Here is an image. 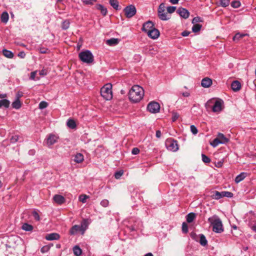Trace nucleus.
Masks as SVG:
<instances>
[{"label": "nucleus", "mask_w": 256, "mask_h": 256, "mask_svg": "<svg viewBox=\"0 0 256 256\" xmlns=\"http://www.w3.org/2000/svg\"><path fill=\"white\" fill-rule=\"evenodd\" d=\"M144 96L143 88L138 85L134 86L128 93L130 100L134 103L139 102L143 98Z\"/></svg>", "instance_id": "f257e3e1"}, {"label": "nucleus", "mask_w": 256, "mask_h": 256, "mask_svg": "<svg viewBox=\"0 0 256 256\" xmlns=\"http://www.w3.org/2000/svg\"><path fill=\"white\" fill-rule=\"evenodd\" d=\"M206 109H212L214 112H220L224 108V102L221 99L212 98L208 100L205 104Z\"/></svg>", "instance_id": "f03ea898"}, {"label": "nucleus", "mask_w": 256, "mask_h": 256, "mask_svg": "<svg viewBox=\"0 0 256 256\" xmlns=\"http://www.w3.org/2000/svg\"><path fill=\"white\" fill-rule=\"evenodd\" d=\"M210 225L212 226V230L216 233H221L224 231L222 222L217 215H214L208 220Z\"/></svg>", "instance_id": "7ed1b4c3"}, {"label": "nucleus", "mask_w": 256, "mask_h": 256, "mask_svg": "<svg viewBox=\"0 0 256 256\" xmlns=\"http://www.w3.org/2000/svg\"><path fill=\"white\" fill-rule=\"evenodd\" d=\"M100 94L106 100H110L112 98V84L108 83L100 89Z\"/></svg>", "instance_id": "20e7f679"}, {"label": "nucleus", "mask_w": 256, "mask_h": 256, "mask_svg": "<svg viewBox=\"0 0 256 256\" xmlns=\"http://www.w3.org/2000/svg\"><path fill=\"white\" fill-rule=\"evenodd\" d=\"M78 57L82 62L86 64L92 63L94 60L93 54L89 50L81 52L78 54Z\"/></svg>", "instance_id": "39448f33"}, {"label": "nucleus", "mask_w": 256, "mask_h": 256, "mask_svg": "<svg viewBox=\"0 0 256 256\" xmlns=\"http://www.w3.org/2000/svg\"><path fill=\"white\" fill-rule=\"evenodd\" d=\"M166 148L172 152H176L178 150V142L172 138H168L165 142Z\"/></svg>", "instance_id": "423d86ee"}, {"label": "nucleus", "mask_w": 256, "mask_h": 256, "mask_svg": "<svg viewBox=\"0 0 256 256\" xmlns=\"http://www.w3.org/2000/svg\"><path fill=\"white\" fill-rule=\"evenodd\" d=\"M160 110V104L156 102H152L147 106V110L151 113H158L159 112Z\"/></svg>", "instance_id": "0eeeda50"}, {"label": "nucleus", "mask_w": 256, "mask_h": 256, "mask_svg": "<svg viewBox=\"0 0 256 256\" xmlns=\"http://www.w3.org/2000/svg\"><path fill=\"white\" fill-rule=\"evenodd\" d=\"M124 12L126 16H134L136 12V7L134 5H130L126 7Z\"/></svg>", "instance_id": "6e6552de"}, {"label": "nucleus", "mask_w": 256, "mask_h": 256, "mask_svg": "<svg viewBox=\"0 0 256 256\" xmlns=\"http://www.w3.org/2000/svg\"><path fill=\"white\" fill-rule=\"evenodd\" d=\"M86 228L80 227L79 225H74L72 226L70 230V234L71 235H74L78 232H81L82 234H84Z\"/></svg>", "instance_id": "1a4fd4ad"}, {"label": "nucleus", "mask_w": 256, "mask_h": 256, "mask_svg": "<svg viewBox=\"0 0 256 256\" xmlns=\"http://www.w3.org/2000/svg\"><path fill=\"white\" fill-rule=\"evenodd\" d=\"M58 137L54 134H50L46 138V144L48 146L53 145L58 142Z\"/></svg>", "instance_id": "9d476101"}, {"label": "nucleus", "mask_w": 256, "mask_h": 256, "mask_svg": "<svg viewBox=\"0 0 256 256\" xmlns=\"http://www.w3.org/2000/svg\"><path fill=\"white\" fill-rule=\"evenodd\" d=\"M154 28H155L154 27L153 22L152 21L148 20L143 24L142 30L147 33L148 32V31Z\"/></svg>", "instance_id": "9b49d317"}, {"label": "nucleus", "mask_w": 256, "mask_h": 256, "mask_svg": "<svg viewBox=\"0 0 256 256\" xmlns=\"http://www.w3.org/2000/svg\"><path fill=\"white\" fill-rule=\"evenodd\" d=\"M146 34L150 38L154 40L156 39L160 36L159 31L156 28L148 31V32Z\"/></svg>", "instance_id": "f8f14e48"}, {"label": "nucleus", "mask_w": 256, "mask_h": 256, "mask_svg": "<svg viewBox=\"0 0 256 256\" xmlns=\"http://www.w3.org/2000/svg\"><path fill=\"white\" fill-rule=\"evenodd\" d=\"M60 238V234L55 232L47 234L45 237V238L48 240H58Z\"/></svg>", "instance_id": "ddd939ff"}, {"label": "nucleus", "mask_w": 256, "mask_h": 256, "mask_svg": "<svg viewBox=\"0 0 256 256\" xmlns=\"http://www.w3.org/2000/svg\"><path fill=\"white\" fill-rule=\"evenodd\" d=\"M54 200L58 204H62L65 202L64 198L60 194H56L53 197Z\"/></svg>", "instance_id": "4468645a"}, {"label": "nucleus", "mask_w": 256, "mask_h": 256, "mask_svg": "<svg viewBox=\"0 0 256 256\" xmlns=\"http://www.w3.org/2000/svg\"><path fill=\"white\" fill-rule=\"evenodd\" d=\"M212 84V80L208 78H203L201 82V85L204 88H208Z\"/></svg>", "instance_id": "2eb2a0df"}, {"label": "nucleus", "mask_w": 256, "mask_h": 256, "mask_svg": "<svg viewBox=\"0 0 256 256\" xmlns=\"http://www.w3.org/2000/svg\"><path fill=\"white\" fill-rule=\"evenodd\" d=\"M74 157V161L77 164L81 163L84 160V156L81 153H76Z\"/></svg>", "instance_id": "dca6fc26"}, {"label": "nucleus", "mask_w": 256, "mask_h": 256, "mask_svg": "<svg viewBox=\"0 0 256 256\" xmlns=\"http://www.w3.org/2000/svg\"><path fill=\"white\" fill-rule=\"evenodd\" d=\"M219 141L221 142V144H226L228 142L229 139L225 136L220 132H218L217 136Z\"/></svg>", "instance_id": "f3484780"}, {"label": "nucleus", "mask_w": 256, "mask_h": 256, "mask_svg": "<svg viewBox=\"0 0 256 256\" xmlns=\"http://www.w3.org/2000/svg\"><path fill=\"white\" fill-rule=\"evenodd\" d=\"M232 90L234 92L238 91L241 88V84L238 80L234 81L231 84Z\"/></svg>", "instance_id": "a211bd4d"}, {"label": "nucleus", "mask_w": 256, "mask_h": 256, "mask_svg": "<svg viewBox=\"0 0 256 256\" xmlns=\"http://www.w3.org/2000/svg\"><path fill=\"white\" fill-rule=\"evenodd\" d=\"M176 12L180 16H189L190 12L188 11L183 8H179L176 11Z\"/></svg>", "instance_id": "6ab92c4d"}, {"label": "nucleus", "mask_w": 256, "mask_h": 256, "mask_svg": "<svg viewBox=\"0 0 256 256\" xmlns=\"http://www.w3.org/2000/svg\"><path fill=\"white\" fill-rule=\"evenodd\" d=\"M12 108H15L16 110H18L21 108L22 104L18 96L14 102H12Z\"/></svg>", "instance_id": "aec40b11"}, {"label": "nucleus", "mask_w": 256, "mask_h": 256, "mask_svg": "<svg viewBox=\"0 0 256 256\" xmlns=\"http://www.w3.org/2000/svg\"><path fill=\"white\" fill-rule=\"evenodd\" d=\"M212 194L210 196L213 199L218 200L222 198V192H219L218 191H214Z\"/></svg>", "instance_id": "412c9836"}, {"label": "nucleus", "mask_w": 256, "mask_h": 256, "mask_svg": "<svg viewBox=\"0 0 256 256\" xmlns=\"http://www.w3.org/2000/svg\"><path fill=\"white\" fill-rule=\"evenodd\" d=\"M166 6L164 3H162L159 6L158 8V16H165Z\"/></svg>", "instance_id": "4be33fe9"}, {"label": "nucleus", "mask_w": 256, "mask_h": 256, "mask_svg": "<svg viewBox=\"0 0 256 256\" xmlns=\"http://www.w3.org/2000/svg\"><path fill=\"white\" fill-rule=\"evenodd\" d=\"M10 101L7 99L1 100H0V108L2 106L8 108L10 107Z\"/></svg>", "instance_id": "5701e85b"}, {"label": "nucleus", "mask_w": 256, "mask_h": 256, "mask_svg": "<svg viewBox=\"0 0 256 256\" xmlns=\"http://www.w3.org/2000/svg\"><path fill=\"white\" fill-rule=\"evenodd\" d=\"M2 52L3 55L7 58H12L14 56V54L12 52L6 49H4Z\"/></svg>", "instance_id": "b1692460"}, {"label": "nucleus", "mask_w": 256, "mask_h": 256, "mask_svg": "<svg viewBox=\"0 0 256 256\" xmlns=\"http://www.w3.org/2000/svg\"><path fill=\"white\" fill-rule=\"evenodd\" d=\"M196 218V214L194 212H190L186 216V222L190 223L194 221Z\"/></svg>", "instance_id": "393cba45"}, {"label": "nucleus", "mask_w": 256, "mask_h": 256, "mask_svg": "<svg viewBox=\"0 0 256 256\" xmlns=\"http://www.w3.org/2000/svg\"><path fill=\"white\" fill-rule=\"evenodd\" d=\"M246 172H241L235 178V182L238 184L246 178Z\"/></svg>", "instance_id": "a878e982"}, {"label": "nucleus", "mask_w": 256, "mask_h": 256, "mask_svg": "<svg viewBox=\"0 0 256 256\" xmlns=\"http://www.w3.org/2000/svg\"><path fill=\"white\" fill-rule=\"evenodd\" d=\"M119 42V40L116 38H111L106 40V44L109 46H114L117 44Z\"/></svg>", "instance_id": "bb28decb"}, {"label": "nucleus", "mask_w": 256, "mask_h": 256, "mask_svg": "<svg viewBox=\"0 0 256 256\" xmlns=\"http://www.w3.org/2000/svg\"><path fill=\"white\" fill-rule=\"evenodd\" d=\"M66 124L68 128L72 129H74L76 127L75 121L72 119H68L67 121Z\"/></svg>", "instance_id": "cd10ccee"}, {"label": "nucleus", "mask_w": 256, "mask_h": 256, "mask_svg": "<svg viewBox=\"0 0 256 256\" xmlns=\"http://www.w3.org/2000/svg\"><path fill=\"white\" fill-rule=\"evenodd\" d=\"M22 228L25 231L30 232L32 230L33 226L28 223H24L22 226Z\"/></svg>", "instance_id": "c85d7f7f"}, {"label": "nucleus", "mask_w": 256, "mask_h": 256, "mask_svg": "<svg viewBox=\"0 0 256 256\" xmlns=\"http://www.w3.org/2000/svg\"><path fill=\"white\" fill-rule=\"evenodd\" d=\"M200 243L202 246H206L208 244V241L206 238V236L203 234L200 235Z\"/></svg>", "instance_id": "c756f323"}, {"label": "nucleus", "mask_w": 256, "mask_h": 256, "mask_svg": "<svg viewBox=\"0 0 256 256\" xmlns=\"http://www.w3.org/2000/svg\"><path fill=\"white\" fill-rule=\"evenodd\" d=\"M97 10H100L102 15H106L107 13L106 8L102 4H97L96 6Z\"/></svg>", "instance_id": "7c9ffc66"}, {"label": "nucleus", "mask_w": 256, "mask_h": 256, "mask_svg": "<svg viewBox=\"0 0 256 256\" xmlns=\"http://www.w3.org/2000/svg\"><path fill=\"white\" fill-rule=\"evenodd\" d=\"M194 26H193L192 27V32H198L199 31H200L202 27V25L201 24H193Z\"/></svg>", "instance_id": "2f4dec72"}, {"label": "nucleus", "mask_w": 256, "mask_h": 256, "mask_svg": "<svg viewBox=\"0 0 256 256\" xmlns=\"http://www.w3.org/2000/svg\"><path fill=\"white\" fill-rule=\"evenodd\" d=\"M73 251H74V254L76 256H80L81 254H82V250L80 249V248L78 246H76L74 247L73 248Z\"/></svg>", "instance_id": "473e14b6"}, {"label": "nucleus", "mask_w": 256, "mask_h": 256, "mask_svg": "<svg viewBox=\"0 0 256 256\" xmlns=\"http://www.w3.org/2000/svg\"><path fill=\"white\" fill-rule=\"evenodd\" d=\"M248 34H242L240 33H237L235 34V36L233 37V40L234 41H238L240 38H243L245 36H247Z\"/></svg>", "instance_id": "72a5a7b5"}, {"label": "nucleus", "mask_w": 256, "mask_h": 256, "mask_svg": "<svg viewBox=\"0 0 256 256\" xmlns=\"http://www.w3.org/2000/svg\"><path fill=\"white\" fill-rule=\"evenodd\" d=\"M70 24V22L69 20H65L62 23V29L64 30H67L69 28Z\"/></svg>", "instance_id": "f704fd0d"}, {"label": "nucleus", "mask_w": 256, "mask_h": 256, "mask_svg": "<svg viewBox=\"0 0 256 256\" xmlns=\"http://www.w3.org/2000/svg\"><path fill=\"white\" fill-rule=\"evenodd\" d=\"M110 4L114 9H118V2L117 0H110Z\"/></svg>", "instance_id": "c9c22d12"}, {"label": "nucleus", "mask_w": 256, "mask_h": 256, "mask_svg": "<svg viewBox=\"0 0 256 256\" xmlns=\"http://www.w3.org/2000/svg\"><path fill=\"white\" fill-rule=\"evenodd\" d=\"M222 196L223 197H226V198H232L234 196V194L230 192H226L224 191L222 192Z\"/></svg>", "instance_id": "e433bc0d"}, {"label": "nucleus", "mask_w": 256, "mask_h": 256, "mask_svg": "<svg viewBox=\"0 0 256 256\" xmlns=\"http://www.w3.org/2000/svg\"><path fill=\"white\" fill-rule=\"evenodd\" d=\"M221 144V142L219 141L218 138H214L212 142H210V145L212 146L213 147H216L218 146V144Z\"/></svg>", "instance_id": "4c0bfd02"}, {"label": "nucleus", "mask_w": 256, "mask_h": 256, "mask_svg": "<svg viewBox=\"0 0 256 256\" xmlns=\"http://www.w3.org/2000/svg\"><path fill=\"white\" fill-rule=\"evenodd\" d=\"M204 21L202 17H194L192 20V24H198V22H202Z\"/></svg>", "instance_id": "58836bf2"}, {"label": "nucleus", "mask_w": 256, "mask_h": 256, "mask_svg": "<svg viewBox=\"0 0 256 256\" xmlns=\"http://www.w3.org/2000/svg\"><path fill=\"white\" fill-rule=\"evenodd\" d=\"M19 138H20V136L18 135L12 136L10 138V142L15 143V142H17Z\"/></svg>", "instance_id": "ea45409f"}, {"label": "nucleus", "mask_w": 256, "mask_h": 256, "mask_svg": "<svg viewBox=\"0 0 256 256\" xmlns=\"http://www.w3.org/2000/svg\"><path fill=\"white\" fill-rule=\"evenodd\" d=\"M48 106V104L47 102H44V101H42L39 104L38 107H39L40 109L42 110V109H44V108H46Z\"/></svg>", "instance_id": "a19ab883"}, {"label": "nucleus", "mask_w": 256, "mask_h": 256, "mask_svg": "<svg viewBox=\"0 0 256 256\" xmlns=\"http://www.w3.org/2000/svg\"><path fill=\"white\" fill-rule=\"evenodd\" d=\"M88 198V196L86 194H82L79 196L80 201L82 202V203H85L86 202V200Z\"/></svg>", "instance_id": "79ce46f5"}, {"label": "nucleus", "mask_w": 256, "mask_h": 256, "mask_svg": "<svg viewBox=\"0 0 256 256\" xmlns=\"http://www.w3.org/2000/svg\"><path fill=\"white\" fill-rule=\"evenodd\" d=\"M202 160L204 163H209L210 162V159L204 154H202Z\"/></svg>", "instance_id": "37998d69"}, {"label": "nucleus", "mask_w": 256, "mask_h": 256, "mask_svg": "<svg viewBox=\"0 0 256 256\" xmlns=\"http://www.w3.org/2000/svg\"><path fill=\"white\" fill-rule=\"evenodd\" d=\"M182 231L184 234H186L188 232V226L185 222H184L182 224Z\"/></svg>", "instance_id": "c03bdc74"}, {"label": "nucleus", "mask_w": 256, "mask_h": 256, "mask_svg": "<svg viewBox=\"0 0 256 256\" xmlns=\"http://www.w3.org/2000/svg\"><path fill=\"white\" fill-rule=\"evenodd\" d=\"M179 117V114L178 113L176 112H172V121L173 122L176 121L177 120V119Z\"/></svg>", "instance_id": "a18cd8bd"}, {"label": "nucleus", "mask_w": 256, "mask_h": 256, "mask_svg": "<svg viewBox=\"0 0 256 256\" xmlns=\"http://www.w3.org/2000/svg\"><path fill=\"white\" fill-rule=\"evenodd\" d=\"M240 5V2L239 1H234L232 2L231 6L234 8H238Z\"/></svg>", "instance_id": "49530a36"}, {"label": "nucleus", "mask_w": 256, "mask_h": 256, "mask_svg": "<svg viewBox=\"0 0 256 256\" xmlns=\"http://www.w3.org/2000/svg\"><path fill=\"white\" fill-rule=\"evenodd\" d=\"M50 249L49 246H44L41 248L40 251L42 253H45L48 252Z\"/></svg>", "instance_id": "de8ad7c7"}, {"label": "nucleus", "mask_w": 256, "mask_h": 256, "mask_svg": "<svg viewBox=\"0 0 256 256\" xmlns=\"http://www.w3.org/2000/svg\"><path fill=\"white\" fill-rule=\"evenodd\" d=\"M176 10V7L173 6H168L166 8V10H167L168 12L170 14H172Z\"/></svg>", "instance_id": "09e8293b"}, {"label": "nucleus", "mask_w": 256, "mask_h": 256, "mask_svg": "<svg viewBox=\"0 0 256 256\" xmlns=\"http://www.w3.org/2000/svg\"><path fill=\"white\" fill-rule=\"evenodd\" d=\"M230 4L229 0H220V4L222 6L224 7H226L228 6Z\"/></svg>", "instance_id": "8fccbe9b"}, {"label": "nucleus", "mask_w": 256, "mask_h": 256, "mask_svg": "<svg viewBox=\"0 0 256 256\" xmlns=\"http://www.w3.org/2000/svg\"><path fill=\"white\" fill-rule=\"evenodd\" d=\"M190 131L193 134H196L198 133V129L194 125L190 126Z\"/></svg>", "instance_id": "3c124183"}, {"label": "nucleus", "mask_w": 256, "mask_h": 256, "mask_svg": "<svg viewBox=\"0 0 256 256\" xmlns=\"http://www.w3.org/2000/svg\"><path fill=\"white\" fill-rule=\"evenodd\" d=\"M109 202L107 200H103L100 202V204L104 207H107L108 206Z\"/></svg>", "instance_id": "603ef678"}, {"label": "nucleus", "mask_w": 256, "mask_h": 256, "mask_svg": "<svg viewBox=\"0 0 256 256\" xmlns=\"http://www.w3.org/2000/svg\"><path fill=\"white\" fill-rule=\"evenodd\" d=\"M123 172L122 171H118L115 172L114 177L116 179H119L120 176L122 175Z\"/></svg>", "instance_id": "864d4df0"}, {"label": "nucleus", "mask_w": 256, "mask_h": 256, "mask_svg": "<svg viewBox=\"0 0 256 256\" xmlns=\"http://www.w3.org/2000/svg\"><path fill=\"white\" fill-rule=\"evenodd\" d=\"M32 216L36 220L39 221L40 220V216H39L38 214L36 211H34L32 212Z\"/></svg>", "instance_id": "5fc2aeb1"}, {"label": "nucleus", "mask_w": 256, "mask_h": 256, "mask_svg": "<svg viewBox=\"0 0 256 256\" xmlns=\"http://www.w3.org/2000/svg\"><path fill=\"white\" fill-rule=\"evenodd\" d=\"M80 227L86 228V230L87 228L88 222L86 220L84 219L83 220L81 224V226H80Z\"/></svg>", "instance_id": "6e6d98bb"}, {"label": "nucleus", "mask_w": 256, "mask_h": 256, "mask_svg": "<svg viewBox=\"0 0 256 256\" xmlns=\"http://www.w3.org/2000/svg\"><path fill=\"white\" fill-rule=\"evenodd\" d=\"M140 150L137 148H134L132 150V154L134 155H136L139 154Z\"/></svg>", "instance_id": "4d7b16f0"}, {"label": "nucleus", "mask_w": 256, "mask_h": 256, "mask_svg": "<svg viewBox=\"0 0 256 256\" xmlns=\"http://www.w3.org/2000/svg\"><path fill=\"white\" fill-rule=\"evenodd\" d=\"M86 4H92L96 2V0H82Z\"/></svg>", "instance_id": "13d9d810"}, {"label": "nucleus", "mask_w": 256, "mask_h": 256, "mask_svg": "<svg viewBox=\"0 0 256 256\" xmlns=\"http://www.w3.org/2000/svg\"><path fill=\"white\" fill-rule=\"evenodd\" d=\"M36 72H37V71H34L30 73V78L31 80H34Z\"/></svg>", "instance_id": "bf43d9fd"}, {"label": "nucleus", "mask_w": 256, "mask_h": 256, "mask_svg": "<svg viewBox=\"0 0 256 256\" xmlns=\"http://www.w3.org/2000/svg\"><path fill=\"white\" fill-rule=\"evenodd\" d=\"M128 228L129 229V230L131 232L136 231V228L134 226H128Z\"/></svg>", "instance_id": "052dcab7"}, {"label": "nucleus", "mask_w": 256, "mask_h": 256, "mask_svg": "<svg viewBox=\"0 0 256 256\" xmlns=\"http://www.w3.org/2000/svg\"><path fill=\"white\" fill-rule=\"evenodd\" d=\"M0 18H1V21L4 24H6L8 22V20L9 17H0Z\"/></svg>", "instance_id": "680f3d73"}, {"label": "nucleus", "mask_w": 256, "mask_h": 256, "mask_svg": "<svg viewBox=\"0 0 256 256\" xmlns=\"http://www.w3.org/2000/svg\"><path fill=\"white\" fill-rule=\"evenodd\" d=\"M18 56L20 58H24L26 56V54L24 52H20L18 54Z\"/></svg>", "instance_id": "e2e57ef3"}, {"label": "nucleus", "mask_w": 256, "mask_h": 256, "mask_svg": "<svg viewBox=\"0 0 256 256\" xmlns=\"http://www.w3.org/2000/svg\"><path fill=\"white\" fill-rule=\"evenodd\" d=\"M40 74L41 76H46L47 74L46 71L44 69H42L40 71Z\"/></svg>", "instance_id": "0e129e2a"}, {"label": "nucleus", "mask_w": 256, "mask_h": 256, "mask_svg": "<svg viewBox=\"0 0 256 256\" xmlns=\"http://www.w3.org/2000/svg\"><path fill=\"white\" fill-rule=\"evenodd\" d=\"M48 50V49L42 48H40V52L41 54H46V53H47Z\"/></svg>", "instance_id": "69168bd1"}, {"label": "nucleus", "mask_w": 256, "mask_h": 256, "mask_svg": "<svg viewBox=\"0 0 256 256\" xmlns=\"http://www.w3.org/2000/svg\"><path fill=\"white\" fill-rule=\"evenodd\" d=\"M190 34V32H188L187 30H184L182 33V36H187L189 35Z\"/></svg>", "instance_id": "338daca9"}, {"label": "nucleus", "mask_w": 256, "mask_h": 256, "mask_svg": "<svg viewBox=\"0 0 256 256\" xmlns=\"http://www.w3.org/2000/svg\"><path fill=\"white\" fill-rule=\"evenodd\" d=\"M161 132L160 130H158L156 131V136L158 138H160L161 136Z\"/></svg>", "instance_id": "774afa93"}]
</instances>
